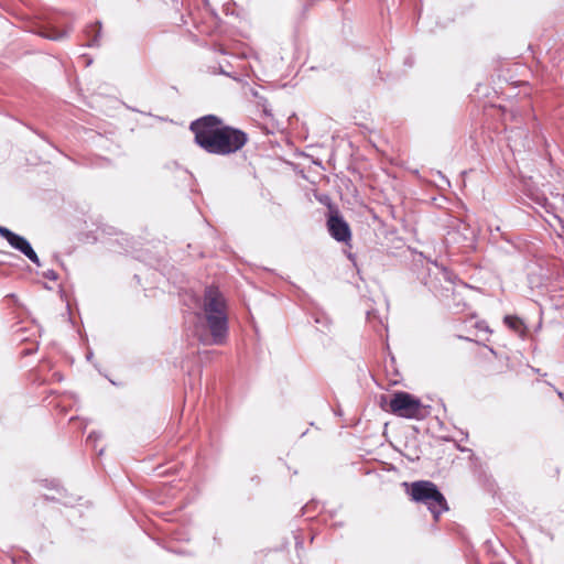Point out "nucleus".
Returning <instances> with one entry per match:
<instances>
[{
  "label": "nucleus",
  "mask_w": 564,
  "mask_h": 564,
  "mask_svg": "<svg viewBox=\"0 0 564 564\" xmlns=\"http://www.w3.org/2000/svg\"><path fill=\"white\" fill-rule=\"evenodd\" d=\"M14 232H12L10 229L0 226V236L4 238L7 241L12 237Z\"/></svg>",
  "instance_id": "10"
},
{
  "label": "nucleus",
  "mask_w": 564,
  "mask_h": 564,
  "mask_svg": "<svg viewBox=\"0 0 564 564\" xmlns=\"http://www.w3.org/2000/svg\"><path fill=\"white\" fill-rule=\"evenodd\" d=\"M204 316L210 335L196 333L199 340L208 345H219L226 338L228 326L225 301L218 289L210 286L205 291Z\"/></svg>",
  "instance_id": "2"
},
{
  "label": "nucleus",
  "mask_w": 564,
  "mask_h": 564,
  "mask_svg": "<svg viewBox=\"0 0 564 564\" xmlns=\"http://www.w3.org/2000/svg\"><path fill=\"white\" fill-rule=\"evenodd\" d=\"M14 232H12L10 229L0 226V236L4 238L7 241L12 237Z\"/></svg>",
  "instance_id": "13"
},
{
  "label": "nucleus",
  "mask_w": 564,
  "mask_h": 564,
  "mask_svg": "<svg viewBox=\"0 0 564 564\" xmlns=\"http://www.w3.org/2000/svg\"><path fill=\"white\" fill-rule=\"evenodd\" d=\"M505 322L506 324L513 328V329H518V327L520 326L521 322L520 319H518L517 317H512V316H506L505 317Z\"/></svg>",
  "instance_id": "9"
},
{
  "label": "nucleus",
  "mask_w": 564,
  "mask_h": 564,
  "mask_svg": "<svg viewBox=\"0 0 564 564\" xmlns=\"http://www.w3.org/2000/svg\"><path fill=\"white\" fill-rule=\"evenodd\" d=\"M327 226L332 237L337 241L347 242L350 239L349 226L341 217L330 216Z\"/></svg>",
  "instance_id": "5"
},
{
  "label": "nucleus",
  "mask_w": 564,
  "mask_h": 564,
  "mask_svg": "<svg viewBox=\"0 0 564 564\" xmlns=\"http://www.w3.org/2000/svg\"><path fill=\"white\" fill-rule=\"evenodd\" d=\"M442 275L449 284L454 283L453 276L446 270H443Z\"/></svg>",
  "instance_id": "14"
},
{
  "label": "nucleus",
  "mask_w": 564,
  "mask_h": 564,
  "mask_svg": "<svg viewBox=\"0 0 564 564\" xmlns=\"http://www.w3.org/2000/svg\"><path fill=\"white\" fill-rule=\"evenodd\" d=\"M409 494L412 500L424 503L435 520L448 509L445 497L437 487L429 480L412 482Z\"/></svg>",
  "instance_id": "3"
},
{
  "label": "nucleus",
  "mask_w": 564,
  "mask_h": 564,
  "mask_svg": "<svg viewBox=\"0 0 564 564\" xmlns=\"http://www.w3.org/2000/svg\"><path fill=\"white\" fill-rule=\"evenodd\" d=\"M45 275L51 280H56L57 278L54 271H48Z\"/></svg>",
  "instance_id": "15"
},
{
  "label": "nucleus",
  "mask_w": 564,
  "mask_h": 564,
  "mask_svg": "<svg viewBox=\"0 0 564 564\" xmlns=\"http://www.w3.org/2000/svg\"><path fill=\"white\" fill-rule=\"evenodd\" d=\"M14 232H12L10 229L0 226V236L4 238L7 241L12 237Z\"/></svg>",
  "instance_id": "11"
},
{
  "label": "nucleus",
  "mask_w": 564,
  "mask_h": 564,
  "mask_svg": "<svg viewBox=\"0 0 564 564\" xmlns=\"http://www.w3.org/2000/svg\"><path fill=\"white\" fill-rule=\"evenodd\" d=\"M14 232H12L10 229L0 226V236L4 238L7 241L12 237Z\"/></svg>",
  "instance_id": "12"
},
{
  "label": "nucleus",
  "mask_w": 564,
  "mask_h": 564,
  "mask_svg": "<svg viewBox=\"0 0 564 564\" xmlns=\"http://www.w3.org/2000/svg\"><path fill=\"white\" fill-rule=\"evenodd\" d=\"M386 401H387L386 395H381V406H382V408H383V402H386Z\"/></svg>",
  "instance_id": "16"
},
{
  "label": "nucleus",
  "mask_w": 564,
  "mask_h": 564,
  "mask_svg": "<svg viewBox=\"0 0 564 564\" xmlns=\"http://www.w3.org/2000/svg\"><path fill=\"white\" fill-rule=\"evenodd\" d=\"M8 242L12 248L23 253L31 262L36 265H41L36 252L24 237L13 234Z\"/></svg>",
  "instance_id": "6"
},
{
  "label": "nucleus",
  "mask_w": 564,
  "mask_h": 564,
  "mask_svg": "<svg viewBox=\"0 0 564 564\" xmlns=\"http://www.w3.org/2000/svg\"><path fill=\"white\" fill-rule=\"evenodd\" d=\"M195 142L206 152L228 155L239 151L248 141L247 134L236 128L224 126L213 115L202 117L191 123Z\"/></svg>",
  "instance_id": "1"
},
{
  "label": "nucleus",
  "mask_w": 564,
  "mask_h": 564,
  "mask_svg": "<svg viewBox=\"0 0 564 564\" xmlns=\"http://www.w3.org/2000/svg\"><path fill=\"white\" fill-rule=\"evenodd\" d=\"M388 406L387 411L405 419L420 420L424 417L426 412L420 399L403 391L395 392Z\"/></svg>",
  "instance_id": "4"
},
{
  "label": "nucleus",
  "mask_w": 564,
  "mask_h": 564,
  "mask_svg": "<svg viewBox=\"0 0 564 564\" xmlns=\"http://www.w3.org/2000/svg\"><path fill=\"white\" fill-rule=\"evenodd\" d=\"M100 23L97 22L95 25L89 26L86 30L87 36H90V33L95 31V35L89 40L88 46H98L99 45V34H100Z\"/></svg>",
  "instance_id": "7"
},
{
  "label": "nucleus",
  "mask_w": 564,
  "mask_h": 564,
  "mask_svg": "<svg viewBox=\"0 0 564 564\" xmlns=\"http://www.w3.org/2000/svg\"><path fill=\"white\" fill-rule=\"evenodd\" d=\"M69 33V30L67 31H59L57 29H50L42 33L43 36L51 39V40H62L67 36Z\"/></svg>",
  "instance_id": "8"
}]
</instances>
